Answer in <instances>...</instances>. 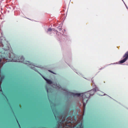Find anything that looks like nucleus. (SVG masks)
Wrapping results in <instances>:
<instances>
[{"mask_svg": "<svg viewBox=\"0 0 128 128\" xmlns=\"http://www.w3.org/2000/svg\"><path fill=\"white\" fill-rule=\"evenodd\" d=\"M51 29L50 28H49V29L48 30V31H50L51 30Z\"/></svg>", "mask_w": 128, "mask_h": 128, "instance_id": "obj_3", "label": "nucleus"}, {"mask_svg": "<svg viewBox=\"0 0 128 128\" xmlns=\"http://www.w3.org/2000/svg\"><path fill=\"white\" fill-rule=\"evenodd\" d=\"M47 81V82L49 84H50L51 83V82L50 80H46Z\"/></svg>", "mask_w": 128, "mask_h": 128, "instance_id": "obj_2", "label": "nucleus"}, {"mask_svg": "<svg viewBox=\"0 0 128 128\" xmlns=\"http://www.w3.org/2000/svg\"><path fill=\"white\" fill-rule=\"evenodd\" d=\"M124 57H125V58L123 60H120V63H124L128 58V52H127L124 55Z\"/></svg>", "mask_w": 128, "mask_h": 128, "instance_id": "obj_1", "label": "nucleus"}]
</instances>
